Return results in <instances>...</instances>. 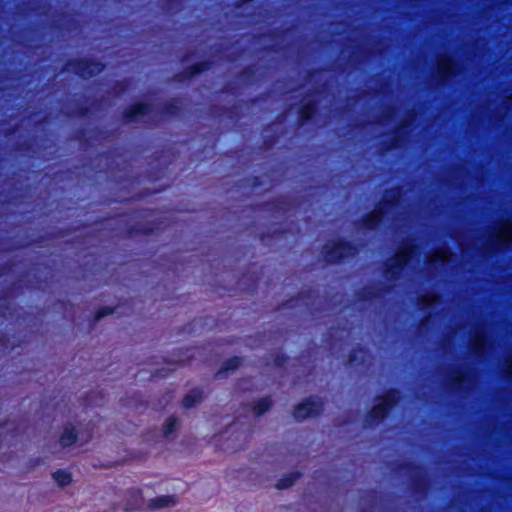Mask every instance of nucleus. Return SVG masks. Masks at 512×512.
Here are the masks:
<instances>
[{"label":"nucleus","instance_id":"nucleus-1","mask_svg":"<svg viewBox=\"0 0 512 512\" xmlns=\"http://www.w3.org/2000/svg\"><path fill=\"white\" fill-rule=\"evenodd\" d=\"M326 259L329 262H335L340 259L355 255L353 247L343 242L328 243L325 246Z\"/></svg>","mask_w":512,"mask_h":512},{"label":"nucleus","instance_id":"nucleus-2","mask_svg":"<svg viewBox=\"0 0 512 512\" xmlns=\"http://www.w3.org/2000/svg\"><path fill=\"white\" fill-rule=\"evenodd\" d=\"M413 250L414 247L412 244H405L403 248L392 259L389 260L387 264V272L391 275L397 274L398 271L401 270V268L411 257Z\"/></svg>","mask_w":512,"mask_h":512},{"label":"nucleus","instance_id":"nucleus-3","mask_svg":"<svg viewBox=\"0 0 512 512\" xmlns=\"http://www.w3.org/2000/svg\"><path fill=\"white\" fill-rule=\"evenodd\" d=\"M492 240L501 247L512 243V221L507 220L500 223L493 231Z\"/></svg>","mask_w":512,"mask_h":512},{"label":"nucleus","instance_id":"nucleus-4","mask_svg":"<svg viewBox=\"0 0 512 512\" xmlns=\"http://www.w3.org/2000/svg\"><path fill=\"white\" fill-rule=\"evenodd\" d=\"M398 400V393L396 391L389 392L379 404L375 405L370 413L373 420H380L384 418L388 408Z\"/></svg>","mask_w":512,"mask_h":512},{"label":"nucleus","instance_id":"nucleus-5","mask_svg":"<svg viewBox=\"0 0 512 512\" xmlns=\"http://www.w3.org/2000/svg\"><path fill=\"white\" fill-rule=\"evenodd\" d=\"M321 407L320 402L307 400L295 408L293 416L296 420H304L307 417L316 415L321 410Z\"/></svg>","mask_w":512,"mask_h":512},{"label":"nucleus","instance_id":"nucleus-6","mask_svg":"<svg viewBox=\"0 0 512 512\" xmlns=\"http://www.w3.org/2000/svg\"><path fill=\"white\" fill-rule=\"evenodd\" d=\"M76 73L83 78H89L103 69L101 63L89 62L87 60L77 61L73 67Z\"/></svg>","mask_w":512,"mask_h":512},{"label":"nucleus","instance_id":"nucleus-7","mask_svg":"<svg viewBox=\"0 0 512 512\" xmlns=\"http://www.w3.org/2000/svg\"><path fill=\"white\" fill-rule=\"evenodd\" d=\"M178 499L172 495H164L152 498L147 501V509L150 511H157L165 508H171L176 506Z\"/></svg>","mask_w":512,"mask_h":512},{"label":"nucleus","instance_id":"nucleus-8","mask_svg":"<svg viewBox=\"0 0 512 512\" xmlns=\"http://www.w3.org/2000/svg\"><path fill=\"white\" fill-rule=\"evenodd\" d=\"M143 501L142 492L138 489H131L126 493L124 510L126 512L138 510L142 507Z\"/></svg>","mask_w":512,"mask_h":512},{"label":"nucleus","instance_id":"nucleus-9","mask_svg":"<svg viewBox=\"0 0 512 512\" xmlns=\"http://www.w3.org/2000/svg\"><path fill=\"white\" fill-rule=\"evenodd\" d=\"M79 439V431L73 425H66L60 436L59 443L62 447H68L77 442Z\"/></svg>","mask_w":512,"mask_h":512},{"label":"nucleus","instance_id":"nucleus-10","mask_svg":"<svg viewBox=\"0 0 512 512\" xmlns=\"http://www.w3.org/2000/svg\"><path fill=\"white\" fill-rule=\"evenodd\" d=\"M438 70L442 78H446L455 73V64L448 57L438 59Z\"/></svg>","mask_w":512,"mask_h":512},{"label":"nucleus","instance_id":"nucleus-11","mask_svg":"<svg viewBox=\"0 0 512 512\" xmlns=\"http://www.w3.org/2000/svg\"><path fill=\"white\" fill-rule=\"evenodd\" d=\"M202 399V392L198 389H193L183 398L182 403L185 408H192L199 404Z\"/></svg>","mask_w":512,"mask_h":512},{"label":"nucleus","instance_id":"nucleus-12","mask_svg":"<svg viewBox=\"0 0 512 512\" xmlns=\"http://www.w3.org/2000/svg\"><path fill=\"white\" fill-rule=\"evenodd\" d=\"M150 106L149 105H146V104H143V103H138L136 105H134L125 115V117L129 120H133V119H136L138 118L139 116H142V115H145L149 112L150 110Z\"/></svg>","mask_w":512,"mask_h":512},{"label":"nucleus","instance_id":"nucleus-13","mask_svg":"<svg viewBox=\"0 0 512 512\" xmlns=\"http://www.w3.org/2000/svg\"><path fill=\"white\" fill-rule=\"evenodd\" d=\"M451 253L446 248L437 249L434 253H432L428 257L429 263H435V262H446L450 259Z\"/></svg>","mask_w":512,"mask_h":512},{"label":"nucleus","instance_id":"nucleus-14","mask_svg":"<svg viewBox=\"0 0 512 512\" xmlns=\"http://www.w3.org/2000/svg\"><path fill=\"white\" fill-rule=\"evenodd\" d=\"M53 479L55 482L61 486L65 487L71 483L72 477L71 474L66 470H57L52 474Z\"/></svg>","mask_w":512,"mask_h":512},{"label":"nucleus","instance_id":"nucleus-15","mask_svg":"<svg viewBox=\"0 0 512 512\" xmlns=\"http://www.w3.org/2000/svg\"><path fill=\"white\" fill-rule=\"evenodd\" d=\"M484 346H485V335L483 332H477L473 337L472 349L475 352L480 353L484 350Z\"/></svg>","mask_w":512,"mask_h":512},{"label":"nucleus","instance_id":"nucleus-16","mask_svg":"<svg viewBox=\"0 0 512 512\" xmlns=\"http://www.w3.org/2000/svg\"><path fill=\"white\" fill-rule=\"evenodd\" d=\"M383 215V211L381 208L375 209L366 219V226L368 228H372L375 226L381 219Z\"/></svg>","mask_w":512,"mask_h":512},{"label":"nucleus","instance_id":"nucleus-17","mask_svg":"<svg viewBox=\"0 0 512 512\" xmlns=\"http://www.w3.org/2000/svg\"><path fill=\"white\" fill-rule=\"evenodd\" d=\"M271 406V401L268 398H263L254 406L255 414L261 415L266 412Z\"/></svg>","mask_w":512,"mask_h":512},{"label":"nucleus","instance_id":"nucleus-18","mask_svg":"<svg viewBox=\"0 0 512 512\" xmlns=\"http://www.w3.org/2000/svg\"><path fill=\"white\" fill-rule=\"evenodd\" d=\"M298 478V474L292 473L288 477L281 479L277 484L276 488L284 489L290 487L295 480Z\"/></svg>","mask_w":512,"mask_h":512},{"label":"nucleus","instance_id":"nucleus-19","mask_svg":"<svg viewBox=\"0 0 512 512\" xmlns=\"http://www.w3.org/2000/svg\"><path fill=\"white\" fill-rule=\"evenodd\" d=\"M177 425V419L175 417H169L164 426H163V433L164 436H169L173 431L175 430Z\"/></svg>","mask_w":512,"mask_h":512},{"label":"nucleus","instance_id":"nucleus-20","mask_svg":"<svg viewBox=\"0 0 512 512\" xmlns=\"http://www.w3.org/2000/svg\"><path fill=\"white\" fill-rule=\"evenodd\" d=\"M240 359L237 357L229 359L224 366L225 370H234L240 365Z\"/></svg>","mask_w":512,"mask_h":512},{"label":"nucleus","instance_id":"nucleus-21","mask_svg":"<svg viewBox=\"0 0 512 512\" xmlns=\"http://www.w3.org/2000/svg\"><path fill=\"white\" fill-rule=\"evenodd\" d=\"M314 111V106L312 104H307L303 107L302 111H301V116L304 120H307L310 118V116L312 115Z\"/></svg>","mask_w":512,"mask_h":512},{"label":"nucleus","instance_id":"nucleus-22","mask_svg":"<svg viewBox=\"0 0 512 512\" xmlns=\"http://www.w3.org/2000/svg\"><path fill=\"white\" fill-rule=\"evenodd\" d=\"M110 313H112V310H110L108 308L101 309L97 312L96 319H101L102 317H104L105 315L110 314Z\"/></svg>","mask_w":512,"mask_h":512},{"label":"nucleus","instance_id":"nucleus-23","mask_svg":"<svg viewBox=\"0 0 512 512\" xmlns=\"http://www.w3.org/2000/svg\"><path fill=\"white\" fill-rule=\"evenodd\" d=\"M437 300V296H434V295H430V296H424L423 297V302L427 305L429 304H432L433 302H435Z\"/></svg>","mask_w":512,"mask_h":512},{"label":"nucleus","instance_id":"nucleus-24","mask_svg":"<svg viewBox=\"0 0 512 512\" xmlns=\"http://www.w3.org/2000/svg\"><path fill=\"white\" fill-rule=\"evenodd\" d=\"M508 375H512V359H507L505 362Z\"/></svg>","mask_w":512,"mask_h":512},{"label":"nucleus","instance_id":"nucleus-25","mask_svg":"<svg viewBox=\"0 0 512 512\" xmlns=\"http://www.w3.org/2000/svg\"><path fill=\"white\" fill-rule=\"evenodd\" d=\"M203 69H204L203 64H201V65L195 67L194 70L191 72V74L193 75L199 71H202Z\"/></svg>","mask_w":512,"mask_h":512},{"label":"nucleus","instance_id":"nucleus-26","mask_svg":"<svg viewBox=\"0 0 512 512\" xmlns=\"http://www.w3.org/2000/svg\"><path fill=\"white\" fill-rule=\"evenodd\" d=\"M391 193L394 199H396L399 196V191H392Z\"/></svg>","mask_w":512,"mask_h":512},{"label":"nucleus","instance_id":"nucleus-27","mask_svg":"<svg viewBox=\"0 0 512 512\" xmlns=\"http://www.w3.org/2000/svg\"><path fill=\"white\" fill-rule=\"evenodd\" d=\"M510 99L512 100V96L510 97Z\"/></svg>","mask_w":512,"mask_h":512}]
</instances>
